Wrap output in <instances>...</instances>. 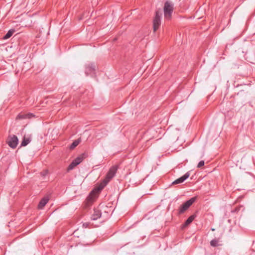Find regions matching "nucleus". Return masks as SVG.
I'll return each instance as SVG.
<instances>
[{
	"label": "nucleus",
	"mask_w": 255,
	"mask_h": 255,
	"mask_svg": "<svg viewBox=\"0 0 255 255\" xmlns=\"http://www.w3.org/2000/svg\"><path fill=\"white\" fill-rule=\"evenodd\" d=\"M96 65L94 63H90L86 65L85 74L87 75H90L92 77L95 76Z\"/></svg>",
	"instance_id": "6"
},
{
	"label": "nucleus",
	"mask_w": 255,
	"mask_h": 255,
	"mask_svg": "<svg viewBox=\"0 0 255 255\" xmlns=\"http://www.w3.org/2000/svg\"><path fill=\"white\" fill-rule=\"evenodd\" d=\"M197 197H193L182 204L178 210V214L184 213L197 200Z\"/></svg>",
	"instance_id": "2"
},
{
	"label": "nucleus",
	"mask_w": 255,
	"mask_h": 255,
	"mask_svg": "<svg viewBox=\"0 0 255 255\" xmlns=\"http://www.w3.org/2000/svg\"><path fill=\"white\" fill-rule=\"evenodd\" d=\"M173 10V4L169 1H166L164 6V17L167 20L171 19Z\"/></svg>",
	"instance_id": "1"
},
{
	"label": "nucleus",
	"mask_w": 255,
	"mask_h": 255,
	"mask_svg": "<svg viewBox=\"0 0 255 255\" xmlns=\"http://www.w3.org/2000/svg\"><path fill=\"white\" fill-rule=\"evenodd\" d=\"M204 160H201L200 161L198 165H197V167L198 168H201L202 167V166H203L204 165Z\"/></svg>",
	"instance_id": "18"
},
{
	"label": "nucleus",
	"mask_w": 255,
	"mask_h": 255,
	"mask_svg": "<svg viewBox=\"0 0 255 255\" xmlns=\"http://www.w3.org/2000/svg\"><path fill=\"white\" fill-rule=\"evenodd\" d=\"M27 119H31L35 117V116L32 113H28L27 114Z\"/></svg>",
	"instance_id": "19"
},
{
	"label": "nucleus",
	"mask_w": 255,
	"mask_h": 255,
	"mask_svg": "<svg viewBox=\"0 0 255 255\" xmlns=\"http://www.w3.org/2000/svg\"><path fill=\"white\" fill-rule=\"evenodd\" d=\"M48 199L47 197L42 198L39 202L38 207L39 209H42L48 202Z\"/></svg>",
	"instance_id": "11"
},
{
	"label": "nucleus",
	"mask_w": 255,
	"mask_h": 255,
	"mask_svg": "<svg viewBox=\"0 0 255 255\" xmlns=\"http://www.w3.org/2000/svg\"><path fill=\"white\" fill-rule=\"evenodd\" d=\"M15 32V30L14 29H10L8 31V32L6 33V34L3 37V39H7L10 38L13 33Z\"/></svg>",
	"instance_id": "14"
},
{
	"label": "nucleus",
	"mask_w": 255,
	"mask_h": 255,
	"mask_svg": "<svg viewBox=\"0 0 255 255\" xmlns=\"http://www.w3.org/2000/svg\"><path fill=\"white\" fill-rule=\"evenodd\" d=\"M31 139V138L29 137H25L24 136L23 138V139L22 140V142L21 143V146H26L30 141Z\"/></svg>",
	"instance_id": "13"
},
{
	"label": "nucleus",
	"mask_w": 255,
	"mask_h": 255,
	"mask_svg": "<svg viewBox=\"0 0 255 255\" xmlns=\"http://www.w3.org/2000/svg\"><path fill=\"white\" fill-rule=\"evenodd\" d=\"M48 174V171L47 170H45L43 171L41 173V175L44 177L43 179H45V177Z\"/></svg>",
	"instance_id": "17"
},
{
	"label": "nucleus",
	"mask_w": 255,
	"mask_h": 255,
	"mask_svg": "<svg viewBox=\"0 0 255 255\" xmlns=\"http://www.w3.org/2000/svg\"><path fill=\"white\" fill-rule=\"evenodd\" d=\"M93 192H94V191H92V192L91 193L90 195H91L93 194Z\"/></svg>",
	"instance_id": "20"
},
{
	"label": "nucleus",
	"mask_w": 255,
	"mask_h": 255,
	"mask_svg": "<svg viewBox=\"0 0 255 255\" xmlns=\"http://www.w3.org/2000/svg\"><path fill=\"white\" fill-rule=\"evenodd\" d=\"M196 217L195 215H192L190 216L185 222V223L182 225V228H185L190 224L192 221L194 220Z\"/></svg>",
	"instance_id": "10"
},
{
	"label": "nucleus",
	"mask_w": 255,
	"mask_h": 255,
	"mask_svg": "<svg viewBox=\"0 0 255 255\" xmlns=\"http://www.w3.org/2000/svg\"><path fill=\"white\" fill-rule=\"evenodd\" d=\"M190 174L189 172L186 173L183 176L177 179L172 182V184H177L183 183L186 179L189 177Z\"/></svg>",
	"instance_id": "8"
},
{
	"label": "nucleus",
	"mask_w": 255,
	"mask_h": 255,
	"mask_svg": "<svg viewBox=\"0 0 255 255\" xmlns=\"http://www.w3.org/2000/svg\"><path fill=\"white\" fill-rule=\"evenodd\" d=\"M101 212L99 209H94V212L91 216L92 220H97L101 217Z\"/></svg>",
	"instance_id": "9"
},
{
	"label": "nucleus",
	"mask_w": 255,
	"mask_h": 255,
	"mask_svg": "<svg viewBox=\"0 0 255 255\" xmlns=\"http://www.w3.org/2000/svg\"><path fill=\"white\" fill-rule=\"evenodd\" d=\"M27 114H20L17 116V119H27Z\"/></svg>",
	"instance_id": "16"
},
{
	"label": "nucleus",
	"mask_w": 255,
	"mask_h": 255,
	"mask_svg": "<svg viewBox=\"0 0 255 255\" xmlns=\"http://www.w3.org/2000/svg\"><path fill=\"white\" fill-rule=\"evenodd\" d=\"M210 245L211 246L215 247L218 246V240L214 239L210 242Z\"/></svg>",
	"instance_id": "15"
},
{
	"label": "nucleus",
	"mask_w": 255,
	"mask_h": 255,
	"mask_svg": "<svg viewBox=\"0 0 255 255\" xmlns=\"http://www.w3.org/2000/svg\"><path fill=\"white\" fill-rule=\"evenodd\" d=\"M18 142V139L17 137L13 135L8 139L7 144L12 148H15Z\"/></svg>",
	"instance_id": "7"
},
{
	"label": "nucleus",
	"mask_w": 255,
	"mask_h": 255,
	"mask_svg": "<svg viewBox=\"0 0 255 255\" xmlns=\"http://www.w3.org/2000/svg\"><path fill=\"white\" fill-rule=\"evenodd\" d=\"M81 141V138H79L77 139L74 141L69 146V148L70 150L74 149Z\"/></svg>",
	"instance_id": "12"
},
{
	"label": "nucleus",
	"mask_w": 255,
	"mask_h": 255,
	"mask_svg": "<svg viewBox=\"0 0 255 255\" xmlns=\"http://www.w3.org/2000/svg\"><path fill=\"white\" fill-rule=\"evenodd\" d=\"M161 16V11L157 10L155 12V16L153 20V27L154 32L156 31L160 26Z\"/></svg>",
	"instance_id": "3"
},
{
	"label": "nucleus",
	"mask_w": 255,
	"mask_h": 255,
	"mask_svg": "<svg viewBox=\"0 0 255 255\" xmlns=\"http://www.w3.org/2000/svg\"><path fill=\"white\" fill-rule=\"evenodd\" d=\"M117 166H113L111 167L107 173L106 179L105 180V183L107 184L110 180L114 177L118 169Z\"/></svg>",
	"instance_id": "5"
},
{
	"label": "nucleus",
	"mask_w": 255,
	"mask_h": 255,
	"mask_svg": "<svg viewBox=\"0 0 255 255\" xmlns=\"http://www.w3.org/2000/svg\"><path fill=\"white\" fill-rule=\"evenodd\" d=\"M85 155L84 154L80 155L79 156L74 159L67 168V171H69L73 169L76 166L79 165L84 159Z\"/></svg>",
	"instance_id": "4"
}]
</instances>
